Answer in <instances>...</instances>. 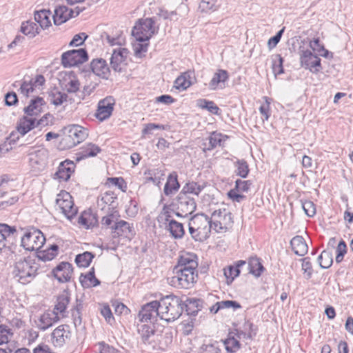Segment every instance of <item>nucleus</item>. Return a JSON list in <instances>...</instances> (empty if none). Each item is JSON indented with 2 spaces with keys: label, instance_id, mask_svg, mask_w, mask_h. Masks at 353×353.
Here are the masks:
<instances>
[{
  "label": "nucleus",
  "instance_id": "nucleus-1",
  "mask_svg": "<svg viewBox=\"0 0 353 353\" xmlns=\"http://www.w3.org/2000/svg\"><path fill=\"white\" fill-rule=\"evenodd\" d=\"M160 319L167 322L177 319L182 314V301L176 296H166L157 301Z\"/></svg>",
  "mask_w": 353,
  "mask_h": 353
},
{
  "label": "nucleus",
  "instance_id": "nucleus-2",
  "mask_svg": "<svg viewBox=\"0 0 353 353\" xmlns=\"http://www.w3.org/2000/svg\"><path fill=\"white\" fill-rule=\"evenodd\" d=\"M39 265L31 259H19L13 268L14 278L21 284L30 283L37 276Z\"/></svg>",
  "mask_w": 353,
  "mask_h": 353
},
{
  "label": "nucleus",
  "instance_id": "nucleus-3",
  "mask_svg": "<svg viewBox=\"0 0 353 353\" xmlns=\"http://www.w3.org/2000/svg\"><path fill=\"white\" fill-rule=\"evenodd\" d=\"M189 232L193 239L196 241L206 240L212 228L210 219L203 214H197L189 221Z\"/></svg>",
  "mask_w": 353,
  "mask_h": 353
},
{
  "label": "nucleus",
  "instance_id": "nucleus-4",
  "mask_svg": "<svg viewBox=\"0 0 353 353\" xmlns=\"http://www.w3.org/2000/svg\"><path fill=\"white\" fill-rule=\"evenodd\" d=\"M88 137L86 128L79 125H71L65 128L63 135L59 142L61 150L70 149L83 142Z\"/></svg>",
  "mask_w": 353,
  "mask_h": 353
},
{
  "label": "nucleus",
  "instance_id": "nucleus-5",
  "mask_svg": "<svg viewBox=\"0 0 353 353\" xmlns=\"http://www.w3.org/2000/svg\"><path fill=\"white\" fill-rule=\"evenodd\" d=\"M158 28L152 18L141 19L132 30V35L137 41H148L157 32Z\"/></svg>",
  "mask_w": 353,
  "mask_h": 353
},
{
  "label": "nucleus",
  "instance_id": "nucleus-6",
  "mask_svg": "<svg viewBox=\"0 0 353 353\" xmlns=\"http://www.w3.org/2000/svg\"><path fill=\"white\" fill-rule=\"evenodd\" d=\"M29 165L31 172L37 174L46 168L48 163L49 152L44 148L34 150L28 154Z\"/></svg>",
  "mask_w": 353,
  "mask_h": 353
},
{
  "label": "nucleus",
  "instance_id": "nucleus-7",
  "mask_svg": "<svg viewBox=\"0 0 353 353\" xmlns=\"http://www.w3.org/2000/svg\"><path fill=\"white\" fill-rule=\"evenodd\" d=\"M212 228L216 232H225L232 225L231 213L226 209L214 210L210 219Z\"/></svg>",
  "mask_w": 353,
  "mask_h": 353
},
{
  "label": "nucleus",
  "instance_id": "nucleus-8",
  "mask_svg": "<svg viewBox=\"0 0 353 353\" xmlns=\"http://www.w3.org/2000/svg\"><path fill=\"white\" fill-rule=\"evenodd\" d=\"M174 275L171 277L170 285L179 288L189 289L192 288L196 281L198 272L183 271L174 270Z\"/></svg>",
  "mask_w": 353,
  "mask_h": 353
},
{
  "label": "nucleus",
  "instance_id": "nucleus-9",
  "mask_svg": "<svg viewBox=\"0 0 353 353\" xmlns=\"http://www.w3.org/2000/svg\"><path fill=\"white\" fill-rule=\"evenodd\" d=\"M46 241L43 234L37 229L32 228L26 232L21 238V245L27 250H39Z\"/></svg>",
  "mask_w": 353,
  "mask_h": 353
},
{
  "label": "nucleus",
  "instance_id": "nucleus-10",
  "mask_svg": "<svg viewBox=\"0 0 353 353\" xmlns=\"http://www.w3.org/2000/svg\"><path fill=\"white\" fill-rule=\"evenodd\" d=\"M48 116L49 114H46L40 119H37L36 117L23 116L17 122L16 127L17 133L23 137L36 127L47 125Z\"/></svg>",
  "mask_w": 353,
  "mask_h": 353
},
{
  "label": "nucleus",
  "instance_id": "nucleus-11",
  "mask_svg": "<svg viewBox=\"0 0 353 353\" xmlns=\"http://www.w3.org/2000/svg\"><path fill=\"white\" fill-rule=\"evenodd\" d=\"M56 205L68 219H71L77 213V208L74 205L72 196L68 192L61 191L57 194Z\"/></svg>",
  "mask_w": 353,
  "mask_h": 353
},
{
  "label": "nucleus",
  "instance_id": "nucleus-12",
  "mask_svg": "<svg viewBox=\"0 0 353 353\" xmlns=\"http://www.w3.org/2000/svg\"><path fill=\"white\" fill-rule=\"evenodd\" d=\"M176 215L185 217L195 211L196 203L192 196H188L186 194L179 192L176 197Z\"/></svg>",
  "mask_w": 353,
  "mask_h": 353
},
{
  "label": "nucleus",
  "instance_id": "nucleus-13",
  "mask_svg": "<svg viewBox=\"0 0 353 353\" xmlns=\"http://www.w3.org/2000/svg\"><path fill=\"white\" fill-rule=\"evenodd\" d=\"M88 59L87 52L84 49L69 50L61 56V62L64 67H72L83 63Z\"/></svg>",
  "mask_w": 353,
  "mask_h": 353
},
{
  "label": "nucleus",
  "instance_id": "nucleus-14",
  "mask_svg": "<svg viewBox=\"0 0 353 353\" xmlns=\"http://www.w3.org/2000/svg\"><path fill=\"white\" fill-rule=\"evenodd\" d=\"M198 258L192 252H182L179 256L176 265L174 270L183 271L198 272Z\"/></svg>",
  "mask_w": 353,
  "mask_h": 353
},
{
  "label": "nucleus",
  "instance_id": "nucleus-15",
  "mask_svg": "<svg viewBox=\"0 0 353 353\" xmlns=\"http://www.w3.org/2000/svg\"><path fill=\"white\" fill-rule=\"evenodd\" d=\"M157 303V301H151L144 305L139 313V321L141 323L150 321L154 323L157 321V318H160V313Z\"/></svg>",
  "mask_w": 353,
  "mask_h": 353
},
{
  "label": "nucleus",
  "instance_id": "nucleus-16",
  "mask_svg": "<svg viewBox=\"0 0 353 353\" xmlns=\"http://www.w3.org/2000/svg\"><path fill=\"white\" fill-rule=\"evenodd\" d=\"M300 61L302 67L310 70L313 73L319 72L321 68V59L309 50L301 52Z\"/></svg>",
  "mask_w": 353,
  "mask_h": 353
},
{
  "label": "nucleus",
  "instance_id": "nucleus-17",
  "mask_svg": "<svg viewBox=\"0 0 353 353\" xmlns=\"http://www.w3.org/2000/svg\"><path fill=\"white\" fill-rule=\"evenodd\" d=\"M83 9L77 7L74 10H69L65 6H59L54 10V14L52 16L54 23L57 26L61 25L70 18L78 16Z\"/></svg>",
  "mask_w": 353,
  "mask_h": 353
},
{
  "label": "nucleus",
  "instance_id": "nucleus-18",
  "mask_svg": "<svg viewBox=\"0 0 353 353\" xmlns=\"http://www.w3.org/2000/svg\"><path fill=\"white\" fill-rule=\"evenodd\" d=\"M52 274L59 283H68L71 281L73 274L72 264L61 262L52 270Z\"/></svg>",
  "mask_w": 353,
  "mask_h": 353
},
{
  "label": "nucleus",
  "instance_id": "nucleus-19",
  "mask_svg": "<svg viewBox=\"0 0 353 353\" xmlns=\"http://www.w3.org/2000/svg\"><path fill=\"white\" fill-rule=\"evenodd\" d=\"M59 320V316L57 315V312L48 310L38 316L35 320V323L39 330L45 331L52 327Z\"/></svg>",
  "mask_w": 353,
  "mask_h": 353
},
{
  "label": "nucleus",
  "instance_id": "nucleus-20",
  "mask_svg": "<svg viewBox=\"0 0 353 353\" xmlns=\"http://www.w3.org/2000/svg\"><path fill=\"white\" fill-rule=\"evenodd\" d=\"M161 216H165V220L168 222L166 228L170 232L172 236L174 239H181L185 234L183 225L174 219H169L168 208L165 205L163 208Z\"/></svg>",
  "mask_w": 353,
  "mask_h": 353
},
{
  "label": "nucleus",
  "instance_id": "nucleus-21",
  "mask_svg": "<svg viewBox=\"0 0 353 353\" xmlns=\"http://www.w3.org/2000/svg\"><path fill=\"white\" fill-rule=\"evenodd\" d=\"M115 101L112 97H108L101 101L98 103V108L96 117L100 121L108 119L114 109Z\"/></svg>",
  "mask_w": 353,
  "mask_h": 353
},
{
  "label": "nucleus",
  "instance_id": "nucleus-22",
  "mask_svg": "<svg viewBox=\"0 0 353 353\" xmlns=\"http://www.w3.org/2000/svg\"><path fill=\"white\" fill-rule=\"evenodd\" d=\"M70 327L68 325H61L52 333V343L55 346L61 347L70 339Z\"/></svg>",
  "mask_w": 353,
  "mask_h": 353
},
{
  "label": "nucleus",
  "instance_id": "nucleus-23",
  "mask_svg": "<svg viewBox=\"0 0 353 353\" xmlns=\"http://www.w3.org/2000/svg\"><path fill=\"white\" fill-rule=\"evenodd\" d=\"M44 83V77L41 74L37 75L34 79H32L29 81H24L21 84L20 92L25 97H29V95L37 89L40 90Z\"/></svg>",
  "mask_w": 353,
  "mask_h": 353
},
{
  "label": "nucleus",
  "instance_id": "nucleus-24",
  "mask_svg": "<svg viewBox=\"0 0 353 353\" xmlns=\"http://www.w3.org/2000/svg\"><path fill=\"white\" fill-rule=\"evenodd\" d=\"M75 164L73 161L65 160L61 162L54 174V179L59 181H67L74 172Z\"/></svg>",
  "mask_w": 353,
  "mask_h": 353
},
{
  "label": "nucleus",
  "instance_id": "nucleus-25",
  "mask_svg": "<svg viewBox=\"0 0 353 353\" xmlns=\"http://www.w3.org/2000/svg\"><path fill=\"white\" fill-rule=\"evenodd\" d=\"M128 55V50L126 48L118 47L113 50L110 65L114 71L121 72L122 70L121 64L125 61Z\"/></svg>",
  "mask_w": 353,
  "mask_h": 353
},
{
  "label": "nucleus",
  "instance_id": "nucleus-26",
  "mask_svg": "<svg viewBox=\"0 0 353 353\" xmlns=\"http://www.w3.org/2000/svg\"><path fill=\"white\" fill-rule=\"evenodd\" d=\"M44 105V100L41 97L32 99L30 104L24 108L26 116L37 119V117L43 112Z\"/></svg>",
  "mask_w": 353,
  "mask_h": 353
},
{
  "label": "nucleus",
  "instance_id": "nucleus-27",
  "mask_svg": "<svg viewBox=\"0 0 353 353\" xmlns=\"http://www.w3.org/2000/svg\"><path fill=\"white\" fill-rule=\"evenodd\" d=\"M228 72L225 70H218L209 83V88L212 90L225 87V82L228 79Z\"/></svg>",
  "mask_w": 353,
  "mask_h": 353
},
{
  "label": "nucleus",
  "instance_id": "nucleus-28",
  "mask_svg": "<svg viewBox=\"0 0 353 353\" xmlns=\"http://www.w3.org/2000/svg\"><path fill=\"white\" fill-rule=\"evenodd\" d=\"M90 66L94 74L103 79H108L110 69L104 59H94L91 62Z\"/></svg>",
  "mask_w": 353,
  "mask_h": 353
},
{
  "label": "nucleus",
  "instance_id": "nucleus-29",
  "mask_svg": "<svg viewBox=\"0 0 353 353\" xmlns=\"http://www.w3.org/2000/svg\"><path fill=\"white\" fill-rule=\"evenodd\" d=\"M101 150V148L96 144L92 143H86L81 147L80 151L77 153V161H79L88 157H95Z\"/></svg>",
  "mask_w": 353,
  "mask_h": 353
},
{
  "label": "nucleus",
  "instance_id": "nucleus-30",
  "mask_svg": "<svg viewBox=\"0 0 353 353\" xmlns=\"http://www.w3.org/2000/svg\"><path fill=\"white\" fill-rule=\"evenodd\" d=\"M16 229L6 224H0V251L6 247L8 242L14 238Z\"/></svg>",
  "mask_w": 353,
  "mask_h": 353
},
{
  "label": "nucleus",
  "instance_id": "nucleus-31",
  "mask_svg": "<svg viewBox=\"0 0 353 353\" xmlns=\"http://www.w3.org/2000/svg\"><path fill=\"white\" fill-rule=\"evenodd\" d=\"M111 228L118 236H123L130 238L134 234L132 227L128 222L123 220L115 222Z\"/></svg>",
  "mask_w": 353,
  "mask_h": 353
},
{
  "label": "nucleus",
  "instance_id": "nucleus-32",
  "mask_svg": "<svg viewBox=\"0 0 353 353\" xmlns=\"http://www.w3.org/2000/svg\"><path fill=\"white\" fill-rule=\"evenodd\" d=\"M137 328L142 341L145 344H150L152 341V338L154 334V326L141 323L138 324Z\"/></svg>",
  "mask_w": 353,
  "mask_h": 353
},
{
  "label": "nucleus",
  "instance_id": "nucleus-33",
  "mask_svg": "<svg viewBox=\"0 0 353 353\" xmlns=\"http://www.w3.org/2000/svg\"><path fill=\"white\" fill-rule=\"evenodd\" d=\"M205 186V183L200 184L194 181H190L183 185L180 192L186 194L188 196H191V195L199 196Z\"/></svg>",
  "mask_w": 353,
  "mask_h": 353
},
{
  "label": "nucleus",
  "instance_id": "nucleus-34",
  "mask_svg": "<svg viewBox=\"0 0 353 353\" xmlns=\"http://www.w3.org/2000/svg\"><path fill=\"white\" fill-rule=\"evenodd\" d=\"M292 249L294 253L299 256H303L307 252V245L301 236H296L290 241Z\"/></svg>",
  "mask_w": 353,
  "mask_h": 353
},
{
  "label": "nucleus",
  "instance_id": "nucleus-35",
  "mask_svg": "<svg viewBox=\"0 0 353 353\" xmlns=\"http://www.w3.org/2000/svg\"><path fill=\"white\" fill-rule=\"evenodd\" d=\"M179 188L180 185L177 179V174L175 172L170 174L164 186V194L167 196L172 195L177 192Z\"/></svg>",
  "mask_w": 353,
  "mask_h": 353
},
{
  "label": "nucleus",
  "instance_id": "nucleus-36",
  "mask_svg": "<svg viewBox=\"0 0 353 353\" xmlns=\"http://www.w3.org/2000/svg\"><path fill=\"white\" fill-rule=\"evenodd\" d=\"M51 12L50 10H41L34 13V20L39 24L41 29H46L51 26L50 21Z\"/></svg>",
  "mask_w": 353,
  "mask_h": 353
},
{
  "label": "nucleus",
  "instance_id": "nucleus-37",
  "mask_svg": "<svg viewBox=\"0 0 353 353\" xmlns=\"http://www.w3.org/2000/svg\"><path fill=\"white\" fill-rule=\"evenodd\" d=\"M245 265V261H239L235 266L229 265L223 269L224 276L227 280V283H231L234 279L240 274L239 268Z\"/></svg>",
  "mask_w": 353,
  "mask_h": 353
},
{
  "label": "nucleus",
  "instance_id": "nucleus-38",
  "mask_svg": "<svg viewBox=\"0 0 353 353\" xmlns=\"http://www.w3.org/2000/svg\"><path fill=\"white\" fill-rule=\"evenodd\" d=\"M78 222L81 225L88 229L96 225L97 219L90 212L84 211L79 216Z\"/></svg>",
  "mask_w": 353,
  "mask_h": 353
},
{
  "label": "nucleus",
  "instance_id": "nucleus-39",
  "mask_svg": "<svg viewBox=\"0 0 353 353\" xmlns=\"http://www.w3.org/2000/svg\"><path fill=\"white\" fill-rule=\"evenodd\" d=\"M188 314L195 316L202 307V301L198 299H187L185 303Z\"/></svg>",
  "mask_w": 353,
  "mask_h": 353
},
{
  "label": "nucleus",
  "instance_id": "nucleus-40",
  "mask_svg": "<svg viewBox=\"0 0 353 353\" xmlns=\"http://www.w3.org/2000/svg\"><path fill=\"white\" fill-rule=\"evenodd\" d=\"M21 31L30 37H34L39 33L40 28L34 21H27L22 23Z\"/></svg>",
  "mask_w": 353,
  "mask_h": 353
},
{
  "label": "nucleus",
  "instance_id": "nucleus-41",
  "mask_svg": "<svg viewBox=\"0 0 353 353\" xmlns=\"http://www.w3.org/2000/svg\"><path fill=\"white\" fill-rule=\"evenodd\" d=\"M196 105L201 109L207 110L213 114L219 115L221 114L220 108L212 101L200 99L196 101Z\"/></svg>",
  "mask_w": 353,
  "mask_h": 353
},
{
  "label": "nucleus",
  "instance_id": "nucleus-42",
  "mask_svg": "<svg viewBox=\"0 0 353 353\" xmlns=\"http://www.w3.org/2000/svg\"><path fill=\"white\" fill-rule=\"evenodd\" d=\"M191 84V73L190 72H184L178 77L174 81V87L182 90H186Z\"/></svg>",
  "mask_w": 353,
  "mask_h": 353
},
{
  "label": "nucleus",
  "instance_id": "nucleus-43",
  "mask_svg": "<svg viewBox=\"0 0 353 353\" xmlns=\"http://www.w3.org/2000/svg\"><path fill=\"white\" fill-rule=\"evenodd\" d=\"M79 281L83 288H88L96 286L99 283V280L94 276L93 270L85 275L81 274Z\"/></svg>",
  "mask_w": 353,
  "mask_h": 353
},
{
  "label": "nucleus",
  "instance_id": "nucleus-44",
  "mask_svg": "<svg viewBox=\"0 0 353 353\" xmlns=\"http://www.w3.org/2000/svg\"><path fill=\"white\" fill-rule=\"evenodd\" d=\"M225 137H226L223 136L221 133L216 132H212L208 138V145L206 143H204L205 148L210 150L217 145H221L222 141H225Z\"/></svg>",
  "mask_w": 353,
  "mask_h": 353
},
{
  "label": "nucleus",
  "instance_id": "nucleus-45",
  "mask_svg": "<svg viewBox=\"0 0 353 353\" xmlns=\"http://www.w3.org/2000/svg\"><path fill=\"white\" fill-rule=\"evenodd\" d=\"M244 329H248L249 332L243 331L242 330H237V336L240 339H252L256 335V331L253 328V324L250 322H245L244 323Z\"/></svg>",
  "mask_w": 353,
  "mask_h": 353
},
{
  "label": "nucleus",
  "instance_id": "nucleus-46",
  "mask_svg": "<svg viewBox=\"0 0 353 353\" xmlns=\"http://www.w3.org/2000/svg\"><path fill=\"white\" fill-rule=\"evenodd\" d=\"M94 255L90 252H85L77 255L75 262L79 267L86 268L91 263Z\"/></svg>",
  "mask_w": 353,
  "mask_h": 353
},
{
  "label": "nucleus",
  "instance_id": "nucleus-47",
  "mask_svg": "<svg viewBox=\"0 0 353 353\" xmlns=\"http://www.w3.org/2000/svg\"><path fill=\"white\" fill-rule=\"evenodd\" d=\"M318 261L321 268L323 269L330 268L333 263L332 253L327 250L323 251L318 257Z\"/></svg>",
  "mask_w": 353,
  "mask_h": 353
},
{
  "label": "nucleus",
  "instance_id": "nucleus-48",
  "mask_svg": "<svg viewBox=\"0 0 353 353\" xmlns=\"http://www.w3.org/2000/svg\"><path fill=\"white\" fill-rule=\"evenodd\" d=\"M67 98L68 95L66 94L62 93L57 90L52 92V93L50 94V103L55 106H59L63 105L64 103H67Z\"/></svg>",
  "mask_w": 353,
  "mask_h": 353
},
{
  "label": "nucleus",
  "instance_id": "nucleus-49",
  "mask_svg": "<svg viewBox=\"0 0 353 353\" xmlns=\"http://www.w3.org/2000/svg\"><path fill=\"white\" fill-rule=\"evenodd\" d=\"M68 303L69 297L67 294H63L57 298V304L55 305L54 310L53 311L57 312V315L59 313L62 314L65 311Z\"/></svg>",
  "mask_w": 353,
  "mask_h": 353
},
{
  "label": "nucleus",
  "instance_id": "nucleus-50",
  "mask_svg": "<svg viewBox=\"0 0 353 353\" xmlns=\"http://www.w3.org/2000/svg\"><path fill=\"white\" fill-rule=\"evenodd\" d=\"M59 247L52 245L48 249L40 252L39 257L43 261H51L58 254Z\"/></svg>",
  "mask_w": 353,
  "mask_h": 353
},
{
  "label": "nucleus",
  "instance_id": "nucleus-51",
  "mask_svg": "<svg viewBox=\"0 0 353 353\" xmlns=\"http://www.w3.org/2000/svg\"><path fill=\"white\" fill-rule=\"evenodd\" d=\"M248 267L250 272L256 276H259L264 270L263 266L256 258H253L250 260Z\"/></svg>",
  "mask_w": 353,
  "mask_h": 353
},
{
  "label": "nucleus",
  "instance_id": "nucleus-52",
  "mask_svg": "<svg viewBox=\"0 0 353 353\" xmlns=\"http://www.w3.org/2000/svg\"><path fill=\"white\" fill-rule=\"evenodd\" d=\"M117 198L114 192L107 191L101 195V201L112 208H114Z\"/></svg>",
  "mask_w": 353,
  "mask_h": 353
},
{
  "label": "nucleus",
  "instance_id": "nucleus-53",
  "mask_svg": "<svg viewBox=\"0 0 353 353\" xmlns=\"http://www.w3.org/2000/svg\"><path fill=\"white\" fill-rule=\"evenodd\" d=\"M148 41H136L133 44V49L134 54L137 57H142L148 50Z\"/></svg>",
  "mask_w": 353,
  "mask_h": 353
},
{
  "label": "nucleus",
  "instance_id": "nucleus-54",
  "mask_svg": "<svg viewBox=\"0 0 353 353\" xmlns=\"http://www.w3.org/2000/svg\"><path fill=\"white\" fill-rule=\"evenodd\" d=\"M301 270L303 273V276L305 279H310L313 274V269L312 263L308 258H304L302 259Z\"/></svg>",
  "mask_w": 353,
  "mask_h": 353
},
{
  "label": "nucleus",
  "instance_id": "nucleus-55",
  "mask_svg": "<svg viewBox=\"0 0 353 353\" xmlns=\"http://www.w3.org/2000/svg\"><path fill=\"white\" fill-rule=\"evenodd\" d=\"M199 8L202 12L214 11L218 8L216 0H202Z\"/></svg>",
  "mask_w": 353,
  "mask_h": 353
},
{
  "label": "nucleus",
  "instance_id": "nucleus-56",
  "mask_svg": "<svg viewBox=\"0 0 353 353\" xmlns=\"http://www.w3.org/2000/svg\"><path fill=\"white\" fill-rule=\"evenodd\" d=\"M236 174L242 178H245L249 173V168L247 162L244 160H239L236 162Z\"/></svg>",
  "mask_w": 353,
  "mask_h": 353
},
{
  "label": "nucleus",
  "instance_id": "nucleus-57",
  "mask_svg": "<svg viewBox=\"0 0 353 353\" xmlns=\"http://www.w3.org/2000/svg\"><path fill=\"white\" fill-rule=\"evenodd\" d=\"M64 86L68 92H76L79 89L80 83L74 77H72L69 78Z\"/></svg>",
  "mask_w": 353,
  "mask_h": 353
},
{
  "label": "nucleus",
  "instance_id": "nucleus-58",
  "mask_svg": "<svg viewBox=\"0 0 353 353\" xmlns=\"http://www.w3.org/2000/svg\"><path fill=\"white\" fill-rule=\"evenodd\" d=\"M225 345L226 350L230 352H234L240 348L239 341L234 337L228 339Z\"/></svg>",
  "mask_w": 353,
  "mask_h": 353
},
{
  "label": "nucleus",
  "instance_id": "nucleus-59",
  "mask_svg": "<svg viewBox=\"0 0 353 353\" xmlns=\"http://www.w3.org/2000/svg\"><path fill=\"white\" fill-rule=\"evenodd\" d=\"M302 208L305 213L310 217H312L316 214V208L314 203L311 201H305L302 203Z\"/></svg>",
  "mask_w": 353,
  "mask_h": 353
},
{
  "label": "nucleus",
  "instance_id": "nucleus-60",
  "mask_svg": "<svg viewBox=\"0 0 353 353\" xmlns=\"http://www.w3.org/2000/svg\"><path fill=\"white\" fill-rule=\"evenodd\" d=\"M265 101V103L261 105L259 108L260 113L263 117L264 120H268L270 117V99L268 97H263V98Z\"/></svg>",
  "mask_w": 353,
  "mask_h": 353
},
{
  "label": "nucleus",
  "instance_id": "nucleus-61",
  "mask_svg": "<svg viewBox=\"0 0 353 353\" xmlns=\"http://www.w3.org/2000/svg\"><path fill=\"white\" fill-rule=\"evenodd\" d=\"M10 330L7 326L0 325V345L7 343L9 341Z\"/></svg>",
  "mask_w": 353,
  "mask_h": 353
},
{
  "label": "nucleus",
  "instance_id": "nucleus-62",
  "mask_svg": "<svg viewBox=\"0 0 353 353\" xmlns=\"http://www.w3.org/2000/svg\"><path fill=\"white\" fill-rule=\"evenodd\" d=\"M99 353H117V350L105 342H99L97 344Z\"/></svg>",
  "mask_w": 353,
  "mask_h": 353
},
{
  "label": "nucleus",
  "instance_id": "nucleus-63",
  "mask_svg": "<svg viewBox=\"0 0 353 353\" xmlns=\"http://www.w3.org/2000/svg\"><path fill=\"white\" fill-rule=\"evenodd\" d=\"M101 314L109 324L112 325L114 321L112 311L108 305H104L101 308Z\"/></svg>",
  "mask_w": 353,
  "mask_h": 353
},
{
  "label": "nucleus",
  "instance_id": "nucleus-64",
  "mask_svg": "<svg viewBox=\"0 0 353 353\" xmlns=\"http://www.w3.org/2000/svg\"><path fill=\"white\" fill-rule=\"evenodd\" d=\"M219 303L221 310L232 307V308H233L234 310H235L236 309H239L241 307V305L238 302H236L235 301H230V300L222 301H219Z\"/></svg>",
  "mask_w": 353,
  "mask_h": 353
}]
</instances>
